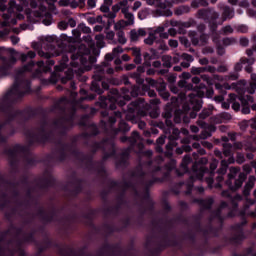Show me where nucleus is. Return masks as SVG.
<instances>
[{"label":"nucleus","mask_w":256,"mask_h":256,"mask_svg":"<svg viewBox=\"0 0 256 256\" xmlns=\"http://www.w3.org/2000/svg\"><path fill=\"white\" fill-rule=\"evenodd\" d=\"M201 109V103H197V106L194 107L195 111H199Z\"/></svg>","instance_id":"nucleus-35"},{"label":"nucleus","mask_w":256,"mask_h":256,"mask_svg":"<svg viewBox=\"0 0 256 256\" xmlns=\"http://www.w3.org/2000/svg\"><path fill=\"white\" fill-rule=\"evenodd\" d=\"M109 7L110 6L103 4L100 7V11H102V13H106L104 17H107L108 19H115V17H117V14H115L114 12H109Z\"/></svg>","instance_id":"nucleus-4"},{"label":"nucleus","mask_w":256,"mask_h":256,"mask_svg":"<svg viewBox=\"0 0 256 256\" xmlns=\"http://www.w3.org/2000/svg\"><path fill=\"white\" fill-rule=\"evenodd\" d=\"M140 127H145V123L141 122Z\"/></svg>","instance_id":"nucleus-51"},{"label":"nucleus","mask_w":256,"mask_h":256,"mask_svg":"<svg viewBox=\"0 0 256 256\" xmlns=\"http://www.w3.org/2000/svg\"><path fill=\"white\" fill-rule=\"evenodd\" d=\"M240 43L243 47H247L249 45V40L243 38L240 40Z\"/></svg>","instance_id":"nucleus-21"},{"label":"nucleus","mask_w":256,"mask_h":256,"mask_svg":"<svg viewBox=\"0 0 256 256\" xmlns=\"http://www.w3.org/2000/svg\"><path fill=\"white\" fill-rule=\"evenodd\" d=\"M11 41H12L13 45H17V43H19V38L13 36V37H11Z\"/></svg>","instance_id":"nucleus-24"},{"label":"nucleus","mask_w":256,"mask_h":256,"mask_svg":"<svg viewBox=\"0 0 256 256\" xmlns=\"http://www.w3.org/2000/svg\"><path fill=\"white\" fill-rule=\"evenodd\" d=\"M190 129H191L192 133H199V127H197V126H191Z\"/></svg>","instance_id":"nucleus-25"},{"label":"nucleus","mask_w":256,"mask_h":256,"mask_svg":"<svg viewBox=\"0 0 256 256\" xmlns=\"http://www.w3.org/2000/svg\"><path fill=\"white\" fill-rule=\"evenodd\" d=\"M250 181H255V177H250Z\"/></svg>","instance_id":"nucleus-55"},{"label":"nucleus","mask_w":256,"mask_h":256,"mask_svg":"<svg viewBox=\"0 0 256 256\" xmlns=\"http://www.w3.org/2000/svg\"><path fill=\"white\" fill-rule=\"evenodd\" d=\"M87 5L90 7V9H94V7L97 5V2H95V0H88Z\"/></svg>","instance_id":"nucleus-17"},{"label":"nucleus","mask_w":256,"mask_h":256,"mask_svg":"<svg viewBox=\"0 0 256 256\" xmlns=\"http://www.w3.org/2000/svg\"><path fill=\"white\" fill-rule=\"evenodd\" d=\"M122 59H123V61H129L131 58L129 57V55L123 54Z\"/></svg>","instance_id":"nucleus-29"},{"label":"nucleus","mask_w":256,"mask_h":256,"mask_svg":"<svg viewBox=\"0 0 256 256\" xmlns=\"http://www.w3.org/2000/svg\"><path fill=\"white\" fill-rule=\"evenodd\" d=\"M223 32L224 33H233V28L231 27V26H225L224 28H223Z\"/></svg>","instance_id":"nucleus-19"},{"label":"nucleus","mask_w":256,"mask_h":256,"mask_svg":"<svg viewBox=\"0 0 256 256\" xmlns=\"http://www.w3.org/2000/svg\"><path fill=\"white\" fill-rule=\"evenodd\" d=\"M256 91V82L250 84L249 93L253 94Z\"/></svg>","instance_id":"nucleus-20"},{"label":"nucleus","mask_w":256,"mask_h":256,"mask_svg":"<svg viewBox=\"0 0 256 256\" xmlns=\"http://www.w3.org/2000/svg\"><path fill=\"white\" fill-rule=\"evenodd\" d=\"M246 71L248 72V73H251V68H246Z\"/></svg>","instance_id":"nucleus-49"},{"label":"nucleus","mask_w":256,"mask_h":256,"mask_svg":"<svg viewBox=\"0 0 256 256\" xmlns=\"http://www.w3.org/2000/svg\"><path fill=\"white\" fill-rule=\"evenodd\" d=\"M135 63L139 64L141 63V54L139 56H135V59H134Z\"/></svg>","instance_id":"nucleus-28"},{"label":"nucleus","mask_w":256,"mask_h":256,"mask_svg":"<svg viewBox=\"0 0 256 256\" xmlns=\"http://www.w3.org/2000/svg\"><path fill=\"white\" fill-rule=\"evenodd\" d=\"M104 39H105V36H103V35L96 36V41H97V44L99 45V47H103V45H105V43L103 42Z\"/></svg>","instance_id":"nucleus-10"},{"label":"nucleus","mask_w":256,"mask_h":256,"mask_svg":"<svg viewBox=\"0 0 256 256\" xmlns=\"http://www.w3.org/2000/svg\"><path fill=\"white\" fill-rule=\"evenodd\" d=\"M211 169H217V164H212Z\"/></svg>","instance_id":"nucleus-44"},{"label":"nucleus","mask_w":256,"mask_h":256,"mask_svg":"<svg viewBox=\"0 0 256 256\" xmlns=\"http://www.w3.org/2000/svg\"><path fill=\"white\" fill-rule=\"evenodd\" d=\"M135 137H139V133L134 132Z\"/></svg>","instance_id":"nucleus-52"},{"label":"nucleus","mask_w":256,"mask_h":256,"mask_svg":"<svg viewBox=\"0 0 256 256\" xmlns=\"http://www.w3.org/2000/svg\"><path fill=\"white\" fill-rule=\"evenodd\" d=\"M240 105H239V103H237V102H234L233 104H232V109H234V111H239V109H240Z\"/></svg>","instance_id":"nucleus-22"},{"label":"nucleus","mask_w":256,"mask_h":256,"mask_svg":"<svg viewBox=\"0 0 256 256\" xmlns=\"http://www.w3.org/2000/svg\"><path fill=\"white\" fill-rule=\"evenodd\" d=\"M118 42L121 43V45H125L127 43V38H125V32L119 31L117 33Z\"/></svg>","instance_id":"nucleus-7"},{"label":"nucleus","mask_w":256,"mask_h":256,"mask_svg":"<svg viewBox=\"0 0 256 256\" xmlns=\"http://www.w3.org/2000/svg\"><path fill=\"white\" fill-rule=\"evenodd\" d=\"M112 9L115 12L121 10L122 13L129 11V0L120 1L118 4H115Z\"/></svg>","instance_id":"nucleus-2"},{"label":"nucleus","mask_w":256,"mask_h":256,"mask_svg":"<svg viewBox=\"0 0 256 256\" xmlns=\"http://www.w3.org/2000/svg\"><path fill=\"white\" fill-rule=\"evenodd\" d=\"M132 55H134V57H139V55H141V49L132 48Z\"/></svg>","instance_id":"nucleus-16"},{"label":"nucleus","mask_w":256,"mask_h":256,"mask_svg":"<svg viewBox=\"0 0 256 256\" xmlns=\"http://www.w3.org/2000/svg\"><path fill=\"white\" fill-rule=\"evenodd\" d=\"M200 191H203V188H201Z\"/></svg>","instance_id":"nucleus-64"},{"label":"nucleus","mask_w":256,"mask_h":256,"mask_svg":"<svg viewBox=\"0 0 256 256\" xmlns=\"http://www.w3.org/2000/svg\"><path fill=\"white\" fill-rule=\"evenodd\" d=\"M174 71H181V66H175Z\"/></svg>","instance_id":"nucleus-41"},{"label":"nucleus","mask_w":256,"mask_h":256,"mask_svg":"<svg viewBox=\"0 0 256 256\" xmlns=\"http://www.w3.org/2000/svg\"><path fill=\"white\" fill-rule=\"evenodd\" d=\"M222 107H224V109H229V105L228 104H222Z\"/></svg>","instance_id":"nucleus-43"},{"label":"nucleus","mask_w":256,"mask_h":256,"mask_svg":"<svg viewBox=\"0 0 256 256\" xmlns=\"http://www.w3.org/2000/svg\"><path fill=\"white\" fill-rule=\"evenodd\" d=\"M25 71H29V69L25 68Z\"/></svg>","instance_id":"nucleus-62"},{"label":"nucleus","mask_w":256,"mask_h":256,"mask_svg":"<svg viewBox=\"0 0 256 256\" xmlns=\"http://www.w3.org/2000/svg\"><path fill=\"white\" fill-rule=\"evenodd\" d=\"M94 31H95L96 33H100V31H103V26H101V25L95 26V27H94Z\"/></svg>","instance_id":"nucleus-23"},{"label":"nucleus","mask_w":256,"mask_h":256,"mask_svg":"<svg viewBox=\"0 0 256 256\" xmlns=\"http://www.w3.org/2000/svg\"><path fill=\"white\" fill-rule=\"evenodd\" d=\"M167 65V67H171V63H169V64H166Z\"/></svg>","instance_id":"nucleus-57"},{"label":"nucleus","mask_w":256,"mask_h":256,"mask_svg":"<svg viewBox=\"0 0 256 256\" xmlns=\"http://www.w3.org/2000/svg\"><path fill=\"white\" fill-rule=\"evenodd\" d=\"M157 143H160L161 145H163V143H165V138L164 137L158 138Z\"/></svg>","instance_id":"nucleus-30"},{"label":"nucleus","mask_w":256,"mask_h":256,"mask_svg":"<svg viewBox=\"0 0 256 256\" xmlns=\"http://www.w3.org/2000/svg\"><path fill=\"white\" fill-rule=\"evenodd\" d=\"M43 65V62H38V67H41Z\"/></svg>","instance_id":"nucleus-50"},{"label":"nucleus","mask_w":256,"mask_h":256,"mask_svg":"<svg viewBox=\"0 0 256 256\" xmlns=\"http://www.w3.org/2000/svg\"><path fill=\"white\" fill-rule=\"evenodd\" d=\"M200 63H201V65H207V63H209V61H207V59H201Z\"/></svg>","instance_id":"nucleus-32"},{"label":"nucleus","mask_w":256,"mask_h":256,"mask_svg":"<svg viewBox=\"0 0 256 256\" xmlns=\"http://www.w3.org/2000/svg\"><path fill=\"white\" fill-rule=\"evenodd\" d=\"M126 69H127L128 71H130V69H135V65L132 64V65H130V66H127Z\"/></svg>","instance_id":"nucleus-38"},{"label":"nucleus","mask_w":256,"mask_h":256,"mask_svg":"<svg viewBox=\"0 0 256 256\" xmlns=\"http://www.w3.org/2000/svg\"><path fill=\"white\" fill-rule=\"evenodd\" d=\"M153 66L154 67H161V62L156 61V62L153 63Z\"/></svg>","instance_id":"nucleus-34"},{"label":"nucleus","mask_w":256,"mask_h":256,"mask_svg":"<svg viewBox=\"0 0 256 256\" xmlns=\"http://www.w3.org/2000/svg\"><path fill=\"white\" fill-rule=\"evenodd\" d=\"M230 97H232V98H233V97H235V95H230Z\"/></svg>","instance_id":"nucleus-60"},{"label":"nucleus","mask_w":256,"mask_h":256,"mask_svg":"<svg viewBox=\"0 0 256 256\" xmlns=\"http://www.w3.org/2000/svg\"><path fill=\"white\" fill-rule=\"evenodd\" d=\"M145 35H147L145 29L132 30L130 32V39L131 41H137L139 37H145Z\"/></svg>","instance_id":"nucleus-3"},{"label":"nucleus","mask_w":256,"mask_h":256,"mask_svg":"<svg viewBox=\"0 0 256 256\" xmlns=\"http://www.w3.org/2000/svg\"><path fill=\"white\" fill-rule=\"evenodd\" d=\"M104 5L111 7V5H113V0H104Z\"/></svg>","instance_id":"nucleus-26"},{"label":"nucleus","mask_w":256,"mask_h":256,"mask_svg":"<svg viewBox=\"0 0 256 256\" xmlns=\"http://www.w3.org/2000/svg\"><path fill=\"white\" fill-rule=\"evenodd\" d=\"M242 63H245V60H243Z\"/></svg>","instance_id":"nucleus-63"},{"label":"nucleus","mask_w":256,"mask_h":256,"mask_svg":"<svg viewBox=\"0 0 256 256\" xmlns=\"http://www.w3.org/2000/svg\"><path fill=\"white\" fill-rule=\"evenodd\" d=\"M156 39H157V36L155 34L151 33L149 35V37L144 40V42L146 43V45H153V43H155Z\"/></svg>","instance_id":"nucleus-8"},{"label":"nucleus","mask_w":256,"mask_h":256,"mask_svg":"<svg viewBox=\"0 0 256 256\" xmlns=\"http://www.w3.org/2000/svg\"><path fill=\"white\" fill-rule=\"evenodd\" d=\"M84 31H85V33H91V28L85 27V28H84Z\"/></svg>","instance_id":"nucleus-37"},{"label":"nucleus","mask_w":256,"mask_h":256,"mask_svg":"<svg viewBox=\"0 0 256 256\" xmlns=\"http://www.w3.org/2000/svg\"><path fill=\"white\" fill-rule=\"evenodd\" d=\"M169 45L173 49H176V47H179V42L177 40H169Z\"/></svg>","instance_id":"nucleus-14"},{"label":"nucleus","mask_w":256,"mask_h":256,"mask_svg":"<svg viewBox=\"0 0 256 256\" xmlns=\"http://www.w3.org/2000/svg\"><path fill=\"white\" fill-rule=\"evenodd\" d=\"M254 196L256 197V190L254 191Z\"/></svg>","instance_id":"nucleus-59"},{"label":"nucleus","mask_w":256,"mask_h":256,"mask_svg":"<svg viewBox=\"0 0 256 256\" xmlns=\"http://www.w3.org/2000/svg\"><path fill=\"white\" fill-rule=\"evenodd\" d=\"M230 3H232L233 5H235V3H237V0H229Z\"/></svg>","instance_id":"nucleus-46"},{"label":"nucleus","mask_w":256,"mask_h":256,"mask_svg":"<svg viewBox=\"0 0 256 256\" xmlns=\"http://www.w3.org/2000/svg\"><path fill=\"white\" fill-rule=\"evenodd\" d=\"M192 81L197 84V83H199L200 79H199V77H194L192 79Z\"/></svg>","instance_id":"nucleus-36"},{"label":"nucleus","mask_w":256,"mask_h":256,"mask_svg":"<svg viewBox=\"0 0 256 256\" xmlns=\"http://www.w3.org/2000/svg\"><path fill=\"white\" fill-rule=\"evenodd\" d=\"M226 164V162L225 161H222V165H225Z\"/></svg>","instance_id":"nucleus-58"},{"label":"nucleus","mask_w":256,"mask_h":256,"mask_svg":"<svg viewBox=\"0 0 256 256\" xmlns=\"http://www.w3.org/2000/svg\"><path fill=\"white\" fill-rule=\"evenodd\" d=\"M188 61H193V57L191 55L187 56Z\"/></svg>","instance_id":"nucleus-42"},{"label":"nucleus","mask_w":256,"mask_h":256,"mask_svg":"<svg viewBox=\"0 0 256 256\" xmlns=\"http://www.w3.org/2000/svg\"><path fill=\"white\" fill-rule=\"evenodd\" d=\"M251 110H249V108H244L242 110V113H244L245 115L249 114Z\"/></svg>","instance_id":"nucleus-33"},{"label":"nucleus","mask_w":256,"mask_h":256,"mask_svg":"<svg viewBox=\"0 0 256 256\" xmlns=\"http://www.w3.org/2000/svg\"><path fill=\"white\" fill-rule=\"evenodd\" d=\"M45 25H50V23H45Z\"/></svg>","instance_id":"nucleus-61"},{"label":"nucleus","mask_w":256,"mask_h":256,"mask_svg":"<svg viewBox=\"0 0 256 256\" xmlns=\"http://www.w3.org/2000/svg\"><path fill=\"white\" fill-rule=\"evenodd\" d=\"M205 91H207V88L203 86L201 89L196 90L193 94H190L191 103H193V101L195 100V96L203 97L205 95Z\"/></svg>","instance_id":"nucleus-5"},{"label":"nucleus","mask_w":256,"mask_h":256,"mask_svg":"<svg viewBox=\"0 0 256 256\" xmlns=\"http://www.w3.org/2000/svg\"><path fill=\"white\" fill-rule=\"evenodd\" d=\"M247 55H253V51L251 50L247 51Z\"/></svg>","instance_id":"nucleus-47"},{"label":"nucleus","mask_w":256,"mask_h":256,"mask_svg":"<svg viewBox=\"0 0 256 256\" xmlns=\"http://www.w3.org/2000/svg\"><path fill=\"white\" fill-rule=\"evenodd\" d=\"M141 8V1L134 2V5L132 7L133 11H137V9Z\"/></svg>","instance_id":"nucleus-18"},{"label":"nucleus","mask_w":256,"mask_h":256,"mask_svg":"<svg viewBox=\"0 0 256 256\" xmlns=\"http://www.w3.org/2000/svg\"><path fill=\"white\" fill-rule=\"evenodd\" d=\"M203 68H192L191 73L193 75H200V73H203Z\"/></svg>","instance_id":"nucleus-13"},{"label":"nucleus","mask_w":256,"mask_h":256,"mask_svg":"<svg viewBox=\"0 0 256 256\" xmlns=\"http://www.w3.org/2000/svg\"><path fill=\"white\" fill-rule=\"evenodd\" d=\"M50 63H51V65H55V62H53V61H50Z\"/></svg>","instance_id":"nucleus-56"},{"label":"nucleus","mask_w":256,"mask_h":256,"mask_svg":"<svg viewBox=\"0 0 256 256\" xmlns=\"http://www.w3.org/2000/svg\"><path fill=\"white\" fill-rule=\"evenodd\" d=\"M122 13L125 16V19H127L126 25H133L135 21V16H133V14L129 12V10Z\"/></svg>","instance_id":"nucleus-6"},{"label":"nucleus","mask_w":256,"mask_h":256,"mask_svg":"<svg viewBox=\"0 0 256 256\" xmlns=\"http://www.w3.org/2000/svg\"><path fill=\"white\" fill-rule=\"evenodd\" d=\"M35 55H36V54H35V52H33V51L28 52L27 55L22 54V61H26V60H27V57H30V59H34Z\"/></svg>","instance_id":"nucleus-11"},{"label":"nucleus","mask_w":256,"mask_h":256,"mask_svg":"<svg viewBox=\"0 0 256 256\" xmlns=\"http://www.w3.org/2000/svg\"><path fill=\"white\" fill-rule=\"evenodd\" d=\"M163 31H165L164 27H158L154 30L152 34L155 35L156 37L157 35H159L160 37H167L166 35L163 34Z\"/></svg>","instance_id":"nucleus-9"},{"label":"nucleus","mask_w":256,"mask_h":256,"mask_svg":"<svg viewBox=\"0 0 256 256\" xmlns=\"http://www.w3.org/2000/svg\"><path fill=\"white\" fill-rule=\"evenodd\" d=\"M162 97L163 99H169V93L168 92L162 93Z\"/></svg>","instance_id":"nucleus-31"},{"label":"nucleus","mask_w":256,"mask_h":256,"mask_svg":"<svg viewBox=\"0 0 256 256\" xmlns=\"http://www.w3.org/2000/svg\"><path fill=\"white\" fill-rule=\"evenodd\" d=\"M252 79H253V81H256V75L255 74H252Z\"/></svg>","instance_id":"nucleus-48"},{"label":"nucleus","mask_w":256,"mask_h":256,"mask_svg":"<svg viewBox=\"0 0 256 256\" xmlns=\"http://www.w3.org/2000/svg\"><path fill=\"white\" fill-rule=\"evenodd\" d=\"M112 53L114 56L121 55V53H123V48L121 46H118L113 49Z\"/></svg>","instance_id":"nucleus-12"},{"label":"nucleus","mask_w":256,"mask_h":256,"mask_svg":"<svg viewBox=\"0 0 256 256\" xmlns=\"http://www.w3.org/2000/svg\"><path fill=\"white\" fill-rule=\"evenodd\" d=\"M182 75H183V77H186V79H189V77H191V74H189V73H183Z\"/></svg>","instance_id":"nucleus-39"},{"label":"nucleus","mask_w":256,"mask_h":256,"mask_svg":"<svg viewBox=\"0 0 256 256\" xmlns=\"http://www.w3.org/2000/svg\"><path fill=\"white\" fill-rule=\"evenodd\" d=\"M72 59H73V60H75V59H79V57L72 56Z\"/></svg>","instance_id":"nucleus-54"},{"label":"nucleus","mask_w":256,"mask_h":256,"mask_svg":"<svg viewBox=\"0 0 256 256\" xmlns=\"http://www.w3.org/2000/svg\"><path fill=\"white\" fill-rule=\"evenodd\" d=\"M182 67H189V63H182Z\"/></svg>","instance_id":"nucleus-45"},{"label":"nucleus","mask_w":256,"mask_h":256,"mask_svg":"<svg viewBox=\"0 0 256 256\" xmlns=\"http://www.w3.org/2000/svg\"><path fill=\"white\" fill-rule=\"evenodd\" d=\"M181 42L184 43V45H187L188 41L185 38H181Z\"/></svg>","instance_id":"nucleus-40"},{"label":"nucleus","mask_w":256,"mask_h":256,"mask_svg":"<svg viewBox=\"0 0 256 256\" xmlns=\"http://www.w3.org/2000/svg\"><path fill=\"white\" fill-rule=\"evenodd\" d=\"M106 39L113 41V39H115V32H113V31L107 32Z\"/></svg>","instance_id":"nucleus-15"},{"label":"nucleus","mask_w":256,"mask_h":256,"mask_svg":"<svg viewBox=\"0 0 256 256\" xmlns=\"http://www.w3.org/2000/svg\"><path fill=\"white\" fill-rule=\"evenodd\" d=\"M58 27L59 29H67V24H65V22H60Z\"/></svg>","instance_id":"nucleus-27"},{"label":"nucleus","mask_w":256,"mask_h":256,"mask_svg":"<svg viewBox=\"0 0 256 256\" xmlns=\"http://www.w3.org/2000/svg\"><path fill=\"white\" fill-rule=\"evenodd\" d=\"M181 0H172V2H169L167 0H146L147 5H151L153 7H156L159 9L165 17H171L173 15V12H171V7H173V3H180Z\"/></svg>","instance_id":"nucleus-1"},{"label":"nucleus","mask_w":256,"mask_h":256,"mask_svg":"<svg viewBox=\"0 0 256 256\" xmlns=\"http://www.w3.org/2000/svg\"><path fill=\"white\" fill-rule=\"evenodd\" d=\"M164 59H167L169 61V59H171L169 56H165Z\"/></svg>","instance_id":"nucleus-53"}]
</instances>
